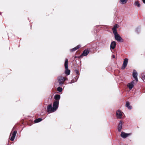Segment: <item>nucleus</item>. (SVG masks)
<instances>
[{
	"instance_id": "1",
	"label": "nucleus",
	"mask_w": 145,
	"mask_h": 145,
	"mask_svg": "<svg viewBox=\"0 0 145 145\" xmlns=\"http://www.w3.org/2000/svg\"><path fill=\"white\" fill-rule=\"evenodd\" d=\"M118 27V25L116 24L112 28V30L113 31V33L114 35V37L116 40L120 42H122L123 41V39L119 34H118L117 31L116 29Z\"/></svg>"
},
{
	"instance_id": "2",
	"label": "nucleus",
	"mask_w": 145,
	"mask_h": 145,
	"mask_svg": "<svg viewBox=\"0 0 145 145\" xmlns=\"http://www.w3.org/2000/svg\"><path fill=\"white\" fill-rule=\"evenodd\" d=\"M68 60L66 59L65 63V67L66 70L65 73L66 74L69 75L70 74V71L68 69Z\"/></svg>"
},
{
	"instance_id": "3",
	"label": "nucleus",
	"mask_w": 145,
	"mask_h": 145,
	"mask_svg": "<svg viewBox=\"0 0 145 145\" xmlns=\"http://www.w3.org/2000/svg\"><path fill=\"white\" fill-rule=\"evenodd\" d=\"M59 104V101H57L54 102L53 105L52 112L55 111L58 108Z\"/></svg>"
},
{
	"instance_id": "4",
	"label": "nucleus",
	"mask_w": 145,
	"mask_h": 145,
	"mask_svg": "<svg viewBox=\"0 0 145 145\" xmlns=\"http://www.w3.org/2000/svg\"><path fill=\"white\" fill-rule=\"evenodd\" d=\"M59 84L60 86H61L64 83L65 81L64 77L62 76H59L57 78Z\"/></svg>"
},
{
	"instance_id": "5",
	"label": "nucleus",
	"mask_w": 145,
	"mask_h": 145,
	"mask_svg": "<svg viewBox=\"0 0 145 145\" xmlns=\"http://www.w3.org/2000/svg\"><path fill=\"white\" fill-rule=\"evenodd\" d=\"M116 115L117 118L121 119L122 118V112L120 110H118L116 112Z\"/></svg>"
},
{
	"instance_id": "6",
	"label": "nucleus",
	"mask_w": 145,
	"mask_h": 145,
	"mask_svg": "<svg viewBox=\"0 0 145 145\" xmlns=\"http://www.w3.org/2000/svg\"><path fill=\"white\" fill-rule=\"evenodd\" d=\"M128 59L125 58L124 59L123 61L122 67V69H124L125 68V67L127 66L128 63Z\"/></svg>"
},
{
	"instance_id": "7",
	"label": "nucleus",
	"mask_w": 145,
	"mask_h": 145,
	"mask_svg": "<svg viewBox=\"0 0 145 145\" xmlns=\"http://www.w3.org/2000/svg\"><path fill=\"white\" fill-rule=\"evenodd\" d=\"M131 135V133H127L124 132H122L121 134V136L122 138H125Z\"/></svg>"
},
{
	"instance_id": "8",
	"label": "nucleus",
	"mask_w": 145,
	"mask_h": 145,
	"mask_svg": "<svg viewBox=\"0 0 145 145\" xmlns=\"http://www.w3.org/2000/svg\"><path fill=\"white\" fill-rule=\"evenodd\" d=\"M133 77L135 79L136 81H138V79L137 78V73L136 71L134 70L133 71Z\"/></svg>"
},
{
	"instance_id": "9",
	"label": "nucleus",
	"mask_w": 145,
	"mask_h": 145,
	"mask_svg": "<svg viewBox=\"0 0 145 145\" xmlns=\"http://www.w3.org/2000/svg\"><path fill=\"white\" fill-rule=\"evenodd\" d=\"M134 80H133L131 82L128 83L127 85V87L129 88L130 90L134 86Z\"/></svg>"
},
{
	"instance_id": "10",
	"label": "nucleus",
	"mask_w": 145,
	"mask_h": 145,
	"mask_svg": "<svg viewBox=\"0 0 145 145\" xmlns=\"http://www.w3.org/2000/svg\"><path fill=\"white\" fill-rule=\"evenodd\" d=\"M47 111L48 112H52V104L49 105L47 108Z\"/></svg>"
},
{
	"instance_id": "11",
	"label": "nucleus",
	"mask_w": 145,
	"mask_h": 145,
	"mask_svg": "<svg viewBox=\"0 0 145 145\" xmlns=\"http://www.w3.org/2000/svg\"><path fill=\"white\" fill-rule=\"evenodd\" d=\"M122 123L121 121H120L119 124L118 126V131L119 132H120L122 128Z\"/></svg>"
},
{
	"instance_id": "12",
	"label": "nucleus",
	"mask_w": 145,
	"mask_h": 145,
	"mask_svg": "<svg viewBox=\"0 0 145 145\" xmlns=\"http://www.w3.org/2000/svg\"><path fill=\"white\" fill-rule=\"evenodd\" d=\"M116 42L114 41H113L111 43L110 48L112 49H114L116 47Z\"/></svg>"
},
{
	"instance_id": "13",
	"label": "nucleus",
	"mask_w": 145,
	"mask_h": 145,
	"mask_svg": "<svg viewBox=\"0 0 145 145\" xmlns=\"http://www.w3.org/2000/svg\"><path fill=\"white\" fill-rule=\"evenodd\" d=\"M17 132V131H15L13 133L12 136L11 137L10 139L11 140L13 141L14 140Z\"/></svg>"
},
{
	"instance_id": "14",
	"label": "nucleus",
	"mask_w": 145,
	"mask_h": 145,
	"mask_svg": "<svg viewBox=\"0 0 145 145\" xmlns=\"http://www.w3.org/2000/svg\"><path fill=\"white\" fill-rule=\"evenodd\" d=\"M89 53V51L88 50H85L81 55V56H87Z\"/></svg>"
},
{
	"instance_id": "15",
	"label": "nucleus",
	"mask_w": 145,
	"mask_h": 145,
	"mask_svg": "<svg viewBox=\"0 0 145 145\" xmlns=\"http://www.w3.org/2000/svg\"><path fill=\"white\" fill-rule=\"evenodd\" d=\"M81 46L80 45H78L77 46H76L75 47L71 49L70 50L71 52H73L74 51H76L78 49L80 48Z\"/></svg>"
},
{
	"instance_id": "16",
	"label": "nucleus",
	"mask_w": 145,
	"mask_h": 145,
	"mask_svg": "<svg viewBox=\"0 0 145 145\" xmlns=\"http://www.w3.org/2000/svg\"><path fill=\"white\" fill-rule=\"evenodd\" d=\"M126 106L129 110L132 109V107L130 106V103L129 102H127L126 104Z\"/></svg>"
},
{
	"instance_id": "17",
	"label": "nucleus",
	"mask_w": 145,
	"mask_h": 145,
	"mask_svg": "<svg viewBox=\"0 0 145 145\" xmlns=\"http://www.w3.org/2000/svg\"><path fill=\"white\" fill-rule=\"evenodd\" d=\"M54 99L56 100H59L60 98V96L59 95H56L54 96Z\"/></svg>"
},
{
	"instance_id": "18",
	"label": "nucleus",
	"mask_w": 145,
	"mask_h": 145,
	"mask_svg": "<svg viewBox=\"0 0 145 145\" xmlns=\"http://www.w3.org/2000/svg\"><path fill=\"white\" fill-rule=\"evenodd\" d=\"M128 0H120V2L122 4H125L127 2Z\"/></svg>"
},
{
	"instance_id": "19",
	"label": "nucleus",
	"mask_w": 145,
	"mask_h": 145,
	"mask_svg": "<svg viewBox=\"0 0 145 145\" xmlns=\"http://www.w3.org/2000/svg\"><path fill=\"white\" fill-rule=\"evenodd\" d=\"M42 120V119L41 118H39L35 120H34V122L35 123H38L41 121Z\"/></svg>"
},
{
	"instance_id": "20",
	"label": "nucleus",
	"mask_w": 145,
	"mask_h": 145,
	"mask_svg": "<svg viewBox=\"0 0 145 145\" xmlns=\"http://www.w3.org/2000/svg\"><path fill=\"white\" fill-rule=\"evenodd\" d=\"M135 5L136 6H137L139 7H140V5L138 1H135Z\"/></svg>"
},
{
	"instance_id": "21",
	"label": "nucleus",
	"mask_w": 145,
	"mask_h": 145,
	"mask_svg": "<svg viewBox=\"0 0 145 145\" xmlns=\"http://www.w3.org/2000/svg\"><path fill=\"white\" fill-rule=\"evenodd\" d=\"M57 91L60 92H61L62 90V88L60 87H58L57 88Z\"/></svg>"
},
{
	"instance_id": "22",
	"label": "nucleus",
	"mask_w": 145,
	"mask_h": 145,
	"mask_svg": "<svg viewBox=\"0 0 145 145\" xmlns=\"http://www.w3.org/2000/svg\"><path fill=\"white\" fill-rule=\"evenodd\" d=\"M75 72L76 74H78L79 73V71L78 70H76Z\"/></svg>"
},
{
	"instance_id": "23",
	"label": "nucleus",
	"mask_w": 145,
	"mask_h": 145,
	"mask_svg": "<svg viewBox=\"0 0 145 145\" xmlns=\"http://www.w3.org/2000/svg\"><path fill=\"white\" fill-rule=\"evenodd\" d=\"M64 80H65V81L66 80H67L68 79L67 78H65L64 77Z\"/></svg>"
},
{
	"instance_id": "24",
	"label": "nucleus",
	"mask_w": 145,
	"mask_h": 145,
	"mask_svg": "<svg viewBox=\"0 0 145 145\" xmlns=\"http://www.w3.org/2000/svg\"><path fill=\"white\" fill-rule=\"evenodd\" d=\"M112 57L114 58H115V56L114 55H112Z\"/></svg>"
},
{
	"instance_id": "25",
	"label": "nucleus",
	"mask_w": 145,
	"mask_h": 145,
	"mask_svg": "<svg viewBox=\"0 0 145 145\" xmlns=\"http://www.w3.org/2000/svg\"><path fill=\"white\" fill-rule=\"evenodd\" d=\"M144 3L145 4V0H142Z\"/></svg>"
},
{
	"instance_id": "26",
	"label": "nucleus",
	"mask_w": 145,
	"mask_h": 145,
	"mask_svg": "<svg viewBox=\"0 0 145 145\" xmlns=\"http://www.w3.org/2000/svg\"><path fill=\"white\" fill-rule=\"evenodd\" d=\"M74 82L72 80L71 82L70 83H73Z\"/></svg>"
}]
</instances>
